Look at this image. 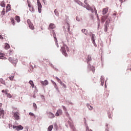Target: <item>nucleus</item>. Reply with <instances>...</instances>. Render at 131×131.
Instances as JSON below:
<instances>
[{"label":"nucleus","mask_w":131,"mask_h":131,"mask_svg":"<svg viewBox=\"0 0 131 131\" xmlns=\"http://www.w3.org/2000/svg\"><path fill=\"white\" fill-rule=\"evenodd\" d=\"M61 52L63 55L64 56H67V51H68V47L65 44L63 45V46L61 48Z\"/></svg>","instance_id":"f257e3e1"},{"label":"nucleus","mask_w":131,"mask_h":131,"mask_svg":"<svg viewBox=\"0 0 131 131\" xmlns=\"http://www.w3.org/2000/svg\"><path fill=\"white\" fill-rule=\"evenodd\" d=\"M8 92H9V90H8V89L3 90L2 91V92L4 93L6 96H7V98L11 99V98H12L13 96H12V94L8 93Z\"/></svg>","instance_id":"f03ea898"},{"label":"nucleus","mask_w":131,"mask_h":131,"mask_svg":"<svg viewBox=\"0 0 131 131\" xmlns=\"http://www.w3.org/2000/svg\"><path fill=\"white\" fill-rule=\"evenodd\" d=\"M55 79L58 81V82H59V83H60V84L62 85L63 89H67V86H66V84H65L64 83H62V81H61V79H59V78H58L57 77H56Z\"/></svg>","instance_id":"7ed1b4c3"},{"label":"nucleus","mask_w":131,"mask_h":131,"mask_svg":"<svg viewBox=\"0 0 131 131\" xmlns=\"http://www.w3.org/2000/svg\"><path fill=\"white\" fill-rule=\"evenodd\" d=\"M9 61L11 62V63H12V64L14 66H16V64H17V62H18V60L17 59H14L12 57H9Z\"/></svg>","instance_id":"20e7f679"},{"label":"nucleus","mask_w":131,"mask_h":131,"mask_svg":"<svg viewBox=\"0 0 131 131\" xmlns=\"http://www.w3.org/2000/svg\"><path fill=\"white\" fill-rule=\"evenodd\" d=\"M37 6H38V11L39 13H41V8H42V6L40 2H39V0H37Z\"/></svg>","instance_id":"39448f33"},{"label":"nucleus","mask_w":131,"mask_h":131,"mask_svg":"<svg viewBox=\"0 0 131 131\" xmlns=\"http://www.w3.org/2000/svg\"><path fill=\"white\" fill-rule=\"evenodd\" d=\"M13 117L16 120H19L20 119V114L18 112H16L14 113Z\"/></svg>","instance_id":"423d86ee"},{"label":"nucleus","mask_w":131,"mask_h":131,"mask_svg":"<svg viewBox=\"0 0 131 131\" xmlns=\"http://www.w3.org/2000/svg\"><path fill=\"white\" fill-rule=\"evenodd\" d=\"M27 23L29 25V27L30 28V29H32V30H33L34 29V26H33V24L31 23V21L30 19H28L27 20Z\"/></svg>","instance_id":"0eeeda50"},{"label":"nucleus","mask_w":131,"mask_h":131,"mask_svg":"<svg viewBox=\"0 0 131 131\" xmlns=\"http://www.w3.org/2000/svg\"><path fill=\"white\" fill-rule=\"evenodd\" d=\"M13 128H15L16 130H21L23 129V126H22L21 125H19L18 126H13Z\"/></svg>","instance_id":"6e6552de"},{"label":"nucleus","mask_w":131,"mask_h":131,"mask_svg":"<svg viewBox=\"0 0 131 131\" xmlns=\"http://www.w3.org/2000/svg\"><path fill=\"white\" fill-rule=\"evenodd\" d=\"M56 28V25L53 23H51L49 25V26L48 27L49 30H53V29H55Z\"/></svg>","instance_id":"1a4fd4ad"},{"label":"nucleus","mask_w":131,"mask_h":131,"mask_svg":"<svg viewBox=\"0 0 131 131\" xmlns=\"http://www.w3.org/2000/svg\"><path fill=\"white\" fill-rule=\"evenodd\" d=\"M63 113V111L62 110L59 109L58 110L57 112L55 114V116H59V115H62V114Z\"/></svg>","instance_id":"9d476101"},{"label":"nucleus","mask_w":131,"mask_h":131,"mask_svg":"<svg viewBox=\"0 0 131 131\" xmlns=\"http://www.w3.org/2000/svg\"><path fill=\"white\" fill-rule=\"evenodd\" d=\"M40 83L42 84V85H44L46 86V85H48L49 84V81L48 80H45V81H41Z\"/></svg>","instance_id":"9b49d317"},{"label":"nucleus","mask_w":131,"mask_h":131,"mask_svg":"<svg viewBox=\"0 0 131 131\" xmlns=\"http://www.w3.org/2000/svg\"><path fill=\"white\" fill-rule=\"evenodd\" d=\"M48 114H49V118H55V114H54L52 112H49L48 113Z\"/></svg>","instance_id":"f8f14e48"},{"label":"nucleus","mask_w":131,"mask_h":131,"mask_svg":"<svg viewBox=\"0 0 131 131\" xmlns=\"http://www.w3.org/2000/svg\"><path fill=\"white\" fill-rule=\"evenodd\" d=\"M53 36L54 37V39L55 40V43L57 47V48H59V45H58V41L57 40V38L56 37V34L53 32Z\"/></svg>","instance_id":"ddd939ff"},{"label":"nucleus","mask_w":131,"mask_h":131,"mask_svg":"<svg viewBox=\"0 0 131 131\" xmlns=\"http://www.w3.org/2000/svg\"><path fill=\"white\" fill-rule=\"evenodd\" d=\"M4 115H5V111H4V110H2V108H0V116L4 117Z\"/></svg>","instance_id":"4468645a"},{"label":"nucleus","mask_w":131,"mask_h":131,"mask_svg":"<svg viewBox=\"0 0 131 131\" xmlns=\"http://www.w3.org/2000/svg\"><path fill=\"white\" fill-rule=\"evenodd\" d=\"M108 13V8H104L102 11V14L105 15Z\"/></svg>","instance_id":"2eb2a0df"},{"label":"nucleus","mask_w":131,"mask_h":131,"mask_svg":"<svg viewBox=\"0 0 131 131\" xmlns=\"http://www.w3.org/2000/svg\"><path fill=\"white\" fill-rule=\"evenodd\" d=\"M11 10V6L10 4H8L6 6V12H9Z\"/></svg>","instance_id":"dca6fc26"},{"label":"nucleus","mask_w":131,"mask_h":131,"mask_svg":"<svg viewBox=\"0 0 131 131\" xmlns=\"http://www.w3.org/2000/svg\"><path fill=\"white\" fill-rule=\"evenodd\" d=\"M15 20H16V21H17V22H18V23H19V22H20V16H16L15 17Z\"/></svg>","instance_id":"f3484780"},{"label":"nucleus","mask_w":131,"mask_h":131,"mask_svg":"<svg viewBox=\"0 0 131 131\" xmlns=\"http://www.w3.org/2000/svg\"><path fill=\"white\" fill-rule=\"evenodd\" d=\"M81 31L83 32V33H85V35H88V30H86V29H82Z\"/></svg>","instance_id":"a211bd4d"},{"label":"nucleus","mask_w":131,"mask_h":131,"mask_svg":"<svg viewBox=\"0 0 131 131\" xmlns=\"http://www.w3.org/2000/svg\"><path fill=\"white\" fill-rule=\"evenodd\" d=\"M53 127H54V126L52 125L49 126L48 128V131H52L53 130Z\"/></svg>","instance_id":"6ab92c4d"},{"label":"nucleus","mask_w":131,"mask_h":131,"mask_svg":"<svg viewBox=\"0 0 131 131\" xmlns=\"http://www.w3.org/2000/svg\"><path fill=\"white\" fill-rule=\"evenodd\" d=\"M29 83L31 84L32 88H34V83H33V81L32 80L29 81Z\"/></svg>","instance_id":"aec40b11"},{"label":"nucleus","mask_w":131,"mask_h":131,"mask_svg":"<svg viewBox=\"0 0 131 131\" xmlns=\"http://www.w3.org/2000/svg\"><path fill=\"white\" fill-rule=\"evenodd\" d=\"M10 48V45L8 43H6L5 45V49L8 50Z\"/></svg>","instance_id":"412c9836"},{"label":"nucleus","mask_w":131,"mask_h":131,"mask_svg":"<svg viewBox=\"0 0 131 131\" xmlns=\"http://www.w3.org/2000/svg\"><path fill=\"white\" fill-rule=\"evenodd\" d=\"M0 82H1V83H2V84H4V85H6V82H5V80H4V79H0Z\"/></svg>","instance_id":"4be33fe9"},{"label":"nucleus","mask_w":131,"mask_h":131,"mask_svg":"<svg viewBox=\"0 0 131 131\" xmlns=\"http://www.w3.org/2000/svg\"><path fill=\"white\" fill-rule=\"evenodd\" d=\"M87 107L89 108V110H93V106H92L91 105L88 104Z\"/></svg>","instance_id":"5701e85b"},{"label":"nucleus","mask_w":131,"mask_h":131,"mask_svg":"<svg viewBox=\"0 0 131 131\" xmlns=\"http://www.w3.org/2000/svg\"><path fill=\"white\" fill-rule=\"evenodd\" d=\"M53 83V85H54V88H55V89L56 90H58V86L57 85V84L56 83V82L52 81Z\"/></svg>","instance_id":"b1692460"},{"label":"nucleus","mask_w":131,"mask_h":131,"mask_svg":"<svg viewBox=\"0 0 131 131\" xmlns=\"http://www.w3.org/2000/svg\"><path fill=\"white\" fill-rule=\"evenodd\" d=\"M87 61H88V62H89L90 61H92V57L91 56V55H89L88 56Z\"/></svg>","instance_id":"393cba45"},{"label":"nucleus","mask_w":131,"mask_h":131,"mask_svg":"<svg viewBox=\"0 0 131 131\" xmlns=\"http://www.w3.org/2000/svg\"><path fill=\"white\" fill-rule=\"evenodd\" d=\"M10 20L11 21L12 24L13 25H15V20H14V18H11Z\"/></svg>","instance_id":"a878e982"},{"label":"nucleus","mask_w":131,"mask_h":131,"mask_svg":"<svg viewBox=\"0 0 131 131\" xmlns=\"http://www.w3.org/2000/svg\"><path fill=\"white\" fill-rule=\"evenodd\" d=\"M1 7H3V8H5V7H6V5L5 4V2H1Z\"/></svg>","instance_id":"bb28decb"},{"label":"nucleus","mask_w":131,"mask_h":131,"mask_svg":"<svg viewBox=\"0 0 131 131\" xmlns=\"http://www.w3.org/2000/svg\"><path fill=\"white\" fill-rule=\"evenodd\" d=\"M0 59H2L3 60H6V57H5V55H0Z\"/></svg>","instance_id":"cd10ccee"},{"label":"nucleus","mask_w":131,"mask_h":131,"mask_svg":"<svg viewBox=\"0 0 131 131\" xmlns=\"http://www.w3.org/2000/svg\"><path fill=\"white\" fill-rule=\"evenodd\" d=\"M14 77H15L14 76H11V77H9L10 80H11V81H13V80H14Z\"/></svg>","instance_id":"c85d7f7f"},{"label":"nucleus","mask_w":131,"mask_h":131,"mask_svg":"<svg viewBox=\"0 0 131 131\" xmlns=\"http://www.w3.org/2000/svg\"><path fill=\"white\" fill-rule=\"evenodd\" d=\"M27 3H28V6L29 8H31L32 7V6H31V4L30 3V2L28 1H27Z\"/></svg>","instance_id":"c756f323"},{"label":"nucleus","mask_w":131,"mask_h":131,"mask_svg":"<svg viewBox=\"0 0 131 131\" xmlns=\"http://www.w3.org/2000/svg\"><path fill=\"white\" fill-rule=\"evenodd\" d=\"M105 96L107 98H108V97L109 96V91H106L105 92Z\"/></svg>","instance_id":"7c9ffc66"},{"label":"nucleus","mask_w":131,"mask_h":131,"mask_svg":"<svg viewBox=\"0 0 131 131\" xmlns=\"http://www.w3.org/2000/svg\"><path fill=\"white\" fill-rule=\"evenodd\" d=\"M30 11H31V12H34V8H33V7L32 6L30 8Z\"/></svg>","instance_id":"2f4dec72"},{"label":"nucleus","mask_w":131,"mask_h":131,"mask_svg":"<svg viewBox=\"0 0 131 131\" xmlns=\"http://www.w3.org/2000/svg\"><path fill=\"white\" fill-rule=\"evenodd\" d=\"M62 108L64 111H67V108H66V107H65V106L62 105Z\"/></svg>","instance_id":"473e14b6"},{"label":"nucleus","mask_w":131,"mask_h":131,"mask_svg":"<svg viewBox=\"0 0 131 131\" xmlns=\"http://www.w3.org/2000/svg\"><path fill=\"white\" fill-rule=\"evenodd\" d=\"M86 131H93L91 129H90V128H89V127H86Z\"/></svg>","instance_id":"72a5a7b5"},{"label":"nucleus","mask_w":131,"mask_h":131,"mask_svg":"<svg viewBox=\"0 0 131 131\" xmlns=\"http://www.w3.org/2000/svg\"><path fill=\"white\" fill-rule=\"evenodd\" d=\"M93 43L95 47H97V45H96V41H95V40H93Z\"/></svg>","instance_id":"f704fd0d"},{"label":"nucleus","mask_w":131,"mask_h":131,"mask_svg":"<svg viewBox=\"0 0 131 131\" xmlns=\"http://www.w3.org/2000/svg\"><path fill=\"white\" fill-rule=\"evenodd\" d=\"M29 115H30L31 116H34V114L32 113H29Z\"/></svg>","instance_id":"c9c22d12"},{"label":"nucleus","mask_w":131,"mask_h":131,"mask_svg":"<svg viewBox=\"0 0 131 131\" xmlns=\"http://www.w3.org/2000/svg\"><path fill=\"white\" fill-rule=\"evenodd\" d=\"M33 107H34V108H37L36 104H35V103H33Z\"/></svg>","instance_id":"e433bc0d"},{"label":"nucleus","mask_w":131,"mask_h":131,"mask_svg":"<svg viewBox=\"0 0 131 131\" xmlns=\"http://www.w3.org/2000/svg\"><path fill=\"white\" fill-rule=\"evenodd\" d=\"M0 56H5V54L4 53L0 52Z\"/></svg>","instance_id":"4c0bfd02"},{"label":"nucleus","mask_w":131,"mask_h":131,"mask_svg":"<svg viewBox=\"0 0 131 131\" xmlns=\"http://www.w3.org/2000/svg\"><path fill=\"white\" fill-rule=\"evenodd\" d=\"M84 4H85V5H88V0L84 1Z\"/></svg>","instance_id":"58836bf2"},{"label":"nucleus","mask_w":131,"mask_h":131,"mask_svg":"<svg viewBox=\"0 0 131 131\" xmlns=\"http://www.w3.org/2000/svg\"><path fill=\"white\" fill-rule=\"evenodd\" d=\"M121 3H124L125 2V0H119Z\"/></svg>","instance_id":"ea45409f"},{"label":"nucleus","mask_w":131,"mask_h":131,"mask_svg":"<svg viewBox=\"0 0 131 131\" xmlns=\"http://www.w3.org/2000/svg\"><path fill=\"white\" fill-rule=\"evenodd\" d=\"M95 13L96 15H98V12H97V10H96V9H95Z\"/></svg>","instance_id":"a19ab883"},{"label":"nucleus","mask_w":131,"mask_h":131,"mask_svg":"<svg viewBox=\"0 0 131 131\" xmlns=\"http://www.w3.org/2000/svg\"><path fill=\"white\" fill-rule=\"evenodd\" d=\"M0 39H4V37L3 36H2L1 35H0Z\"/></svg>","instance_id":"79ce46f5"},{"label":"nucleus","mask_w":131,"mask_h":131,"mask_svg":"<svg viewBox=\"0 0 131 131\" xmlns=\"http://www.w3.org/2000/svg\"><path fill=\"white\" fill-rule=\"evenodd\" d=\"M94 36H95V35L93 34V35H92V39H93V40H95V39H94Z\"/></svg>","instance_id":"37998d69"},{"label":"nucleus","mask_w":131,"mask_h":131,"mask_svg":"<svg viewBox=\"0 0 131 131\" xmlns=\"http://www.w3.org/2000/svg\"><path fill=\"white\" fill-rule=\"evenodd\" d=\"M3 106V103H0V107H2Z\"/></svg>","instance_id":"c03bdc74"},{"label":"nucleus","mask_w":131,"mask_h":131,"mask_svg":"<svg viewBox=\"0 0 131 131\" xmlns=\"http://www.w3.org/2000/svg\"><path fill=\"white\" fill-rule=\"evenodd\" d=\"M104 31H105V32L106 31H107V29H106V28H105Z\"/></svg>","instance_id":"a18cd8bd"},{"label":"nucleus","mask_w":131,"mask_h":131,"mask_svg":"<svg viewBox=\"0 0 131 131\" xmlns=\"http://www.w3.org/2000/svg\"><path fill=\"white\" fill-rule=\"evenodd\" d=\"M114 16H116V13H114Z\"/></svg>","instance_id":"49530a36"},{"label":"nucleus","mask_w":131,"mask_h":131,"mask_svg":"<svg viewBox=\"0 0 131 131\" xmlns=\"http://www.w3.org/2000/svg\"><path fill=\"white\" fill-rule=\"evenodd\" d=\"M43 3L45 4V2H46V0H42Z\"/></svg>","instance_id":"de8ad7c7"},{"label":"nucleus","mask_w":131,"mask_h":131,"mask_svg":"<svg viewBox=\"0 0 131 131\" xmlns=\"http://www.w3.org/2000/svg\"><path fill=\"white\" fill-rule=\"evenodd\" d=\"M98 26H100V23H98Z\"/></svg>","instance_id":"09e8293b"},{"label":"nucleus","mask_w":131,"mask_h":131,"mask_svg":"<svg viewBox=\"0 0 131 131\" xmlns=\"http://www.w3.org/2000/svg\"><path fill=\"white\" fill-rule=\"evenodd\" d=\"M56 11H57V10H55L54 11V12L56 13Z\"/></svg>","instance_id":"8fccbe9b"},{"label":"nucleus","mask_w":131,"mask_h":131,"mask_svg":"<svg viewBox=\"0 0 131 131\" xmlns=\"http://www.w3.org/2000/svg\"><path fill=\"white\" fill-rule=\"evenodd\" d=\"M4 10H5V9H4L3 10V12H4Z\"/></svg>","instance_id":"3c124183"},{"label":"nucleus","mask_w":131,"mask_h":131,"mask_svg":"<svg viewBox=\"0 0 131 131\" xmlns=\"http://www.w3.org/2000/svg\"><path fill=\"white\" fill-rule=\"evenodd\" d=\"M76 19H77V17H76Z\"/></svg>","instance_id":"603ef678"},{"label":"nucleus","mask_w":131,"mask_h":131,"mask_svg":"<svg viewBox=\"0 0 131 131\" xmlns=\"http://www.w3.org/2000/svg\"><path fill=\"white\" fill-rule=\"evenodd\" d=\"M106 131H108V130H107V129H106Z\"/></svg>","instance_id":"864d4df0"}]
</instances>
